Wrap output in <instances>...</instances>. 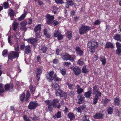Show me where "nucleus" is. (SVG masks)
Masks as SVG:
<instances>
[{
    "instance_id": "f257e3e1",
    "label": "nucleus",
    "mask_w": 121,
    "mask_h": 121,
    "mask_svg": "<svg viewBox=\"0 0 121 121\" xmlns=\"http://www.w3.org/2000/svg\"><path fill=\"white\" fill-rule=\"evenodd\" d=\"M98 43L96 41L94 40H90L87 44V46L91 49L90 52H94L95 51V48L98 47Z\"/></svg>"
},
{
    "instance_id": "f03ea898",
    "label": "nucleus",
    "mask_w": 121,
    "mask_h": 121,
    "mask_svg": "<svg viewBox=\"0 0 121 121\" xmlns=\"http://www.w3.org/2000/svg\"><path fill=\"white\" fill-rule=\"evenodd\" d=\"M74 56L69 55L68 53H65L61 55V58L64 60H69L73 61L75 59Z\"/></svg>"
},
{
    "instance_id": "7ed1b4c3",
    "label": "nucleus",
    "mask_w": 121,
    "mask_h": 121,
    "mask_svg": "<svg viewBox=\"0 0 121 121\" xmlns=\"http://www.w3.org/2000/svg\"><path fill=\"white\" fill-rule=\"evenodd\" d=\"M91 28L82 25L79 28V32L80 34H82L86 33V32L91 30Z\"/></svg>"
},
{
    "instance_id": "20e7f679",
    "label": "nucleus",
    "mask_w": 121,
    "mask_h": 121,
    "mask_svg": "<svg viewBox=\"0 0 121 121\" xmlns=\"http://www.w3.org/2000/svg\"><path fill=\"white\" fill-rule=\"evenodd\" d=\"M20 48L21 50H24L25 54H28L30 53V45L25 46V44H23L20 45Z\"/></svg>"
},
{
    "instance_id": "39448f33",
    "label": "nucleus",
    "mask_w": 121,
    "mask_h": 121,
    "mask_svg": "<svg viewBox=\"0 0 121 121\" xmlns=\"http://www.w3.org/2000/svg\"><path fill=\"white\" fill-rule=\"evenodd\" d=\"M19 54L17 52L13 51L9 53L8 56V59L12 60L16 58H18Z\"/></svg>"
},
{
    "instance_id": "423d86ee",
    "label": "nucleus",
    "mask_w": 121,
    "mask_h": 121,
    "mask_svg": "<svg viewBox=\"0 0 121 121\" xmlns=\"http://www.w3.org/2000/svg\"><path fill=\"white\" fill-rule=\"evenodd\" d=\"M46 17L47 20V24L48 25H51L54 19V16L50 15L49 14H48L46 16Z\"/></svg>"
},
{
    "instance_id": "0eeeda50",
    "label": "nucleus",
    "mask_w": 121,
    "mask_h": 121,
    "mask_svg": "<svg viewBox=\"0 0 121 121\" xmlns=\"http://www.w3.org/2000/svg\"><path fill=\"white\" fill-rule=\"evenodd\" d=\"M93 95H97L100 97H101V93L99 91V89L96 85L94 86L93 87Z\"/></svg>"
},
{
    "instance_id": "6e6552de",
    "label": "nucleus",
    "mask_w": 121,
    "mask_h": 121,
    "mask_svg": "<svg viewBox=\"0 0 121 121\" xmlns=\"http://www.w3.org/2000/svg\"><path fill=\"white\" fill-rule=\"evenodd\" d=\"M54 74V72L52 71L50 72H48L47 73L46 78L48 80V81H52L53 80V75Z\"/></svg>"
},
{
    "instance_id": "1a4fd4ad",
    "label": "nucleus",
    "mask_w": 121,
    "mask_h": 121,
    "mask_svg": "<svg viewBox=\"0 0 121 121\" xmlns=\"http://www.w3.org/2000/svg\"><path fill=\"white\" fill-rule=\"evenodd\" d=\"M4 87L6 91L9 90L10 92L12 91V90H13L14 89L13 84L10 85L9 84L7 83L5 85Z\"/></svg>"
},
{
    "instance_id": "9d476101",
    "label": "nucleus",
    "mask_w": 121,
    "mask_h": 121,
    "mask_svg": "<svg viewBox=\"0 0 121 121\" xmlns=\"http://www.w3.org/2000/svg\"><path fill=\"white\" fill-rule=\"evenodd\" d=\"M84 99V98L81 95H78L76 100V102L78 104H81L83 102Z\"/></svg>"
},
{
    "instance_id": "9b49d317",
    "label": "nucleus",
    "mask_w": 121,
    "mask_h": 121,
    "mask_svg": "<svg viewBox=\"0 0 121 121\" xmlns=\"http://www.w3.org/2000/svg\"><path fill=\"white\" fill-rule=\"evenodd\" d=\"M42 69L38 68L37 69V72L36 74V80L38 81L40 78V74L42 73Z\"/></svg>"
},
{
    "instance_id": "f8f14e48",
    "label": "nucleus",
    "mask_w": 121,
    "mask_h": 121,
    "mask_svg": "<svg viewBox=\"0 0 121 121\" xmlns=\"http://www.w3.org/2000/svg\"><path fill=\"white\" fill-rule=\"evenodd\" d=\"M75 50L77 53L80 56L83 55V51L81 50L79 46L76 47L75 48Z\"/></svg>"
},
{
    "instance_id": "ddd939ff",
    "label": "nucleus",
    "mask_w": 121,
    "mask_h": 121,
    "mask_svg": "<svg viewBox=\"0 0 121 121\" xmlns=\"http://www.w3.org/2000/svg\"><path fill=\"white\" fill-rule=\"evenodd\" d=\"M73 72L75 75H78L81 72L80 69L78 68H74L73 69Z\"/></svg>"
},
{
    "instance_id": "4468645a",
    "label": "nucleus",
    "mask_w": 121,
    "mask_h": 121,
    "mask_svg": "<svg viewBox=\"0 0 121 121\" xmlns=\"http://www.w3.org/2000/svg\"><path fill=\"white\" fill-rule=\"evenodd\" d=\"M92 91V89L90 88V89L89 91L85 93L84 94V96L87 98L90 97Z\"/></svg>"
},
{
    "instance_id": "2eb2a0df",
    "label": "nucleus",
    "mask_w": 121,
    "mask_h": 121,
    "mask_svg": "<svg viewBox=\"0 0 121 121\" xmlns=\"http://www.w3.org/2000/svg\"><path fill=\"white\" fill-rule=\"evenodd\" d=\"M41 24H38L36 25L35 27L34 30L35 33L37 32L38 31H40L41 29Z\"/></svg>"
},
{
    "instance_id": "dca6fc26",
    "label": "nucleus",
    "mask_w": 121,
    "mask_h": 121,
    "mask_svg": "<svg viewBox=\"0 0 121 121\" xmlns=\"http://www.w3.org/2000/svg\"><path fill=\"white\" fill-rule=\"evenodd\" d=\"M38 104L35 102H31V110L35 109L37 106Z\"/></svg>"
},
{
    "instance_id": "f3484780",
    "label": "nucleus",
    "mask_w": 121,
    "mask_h": 121,
    "mask_svg": "<svg viewBox=\"0 0 121 121\" xmlns=\"http://www.w3.org/2000/svg\"><path fill=\"white\" fill-rule=\"evenodd\" d=\"M20 100L22 102H23L25 101V94L24 92L20 95Z\"/></svg>"
},
{
    "instance_id": "a211bd4d",
    "label": "nucleus",
    "mask_w": 121,
    "mask_h": 121,
    "mask_svg": "<svg viewBox=\"0 0 121 121\" xmlns=\"http://www.w3.org/2000/svg\"><path fill=\"white\" fill-rule=\"evenodd\" d=\"M8 14L11 17H13L14 15L15 12L11 9H9L8 10Z\"/></svg>"
},
{
    "instance_id": "6ab92c4d",
    "label": "nucleus",
    "mask_w": 121,
    "mask_h": 121,
    "mask_svg": "<svg viewBox=\"0 0 121 121\" xmlns=\"http://www.w3.org/2000/svg\"><path fill=\"white\" fill-rule=\"evenodd\" d=\"M103 116L102 114L99 113H97L93 116V117L96 119H100L102 118Z\"/></svg>"
},
{
    "instance_id": "aec40b11",
    "label": "nucleus",
    "mask_w": 121,
    "mask_h": 121,
    "mask_svg": "<svg viewBox=\"0 0 121 121\" xmlns=\"http://www.w3.org/2000/svg\"><path fill=\"white\" fill-rule=\"evenodd\" d=\"M39 49L41 50L43 53L46 52L47 48L46 47H45L43 45H41L39 47Z\"/></svg>"
},
{
    "instance_id": "412c9836",
    "label": "nucleus",
    "mask_w": 121,
    "mask_h": 121,
    "mask_svg": "<svg viewBox=\"0 0 121 121\" xmlns=\"http://www.w3.org/2000/svg\"><path fill=\"white\" fill-rule=\"evenodd\" d=\"M18 26V24L17 22H14L13 23L12 27L14 31H15L16 30Z\"/></svg>"
},
{
    "instance_id": "4be33fe9",
    "label": "nucleus",
    "mask_w": 121,
    "mask_h": 121,
    "mask_svg": "<svg viewBox=\"0 0 121 121\" xmlns=\"http://www.w3.org/2000/svg\"><path fill=\"white\" fill-rule=\"evenodd\" d=\"M58 91L56 92V96H60V97H62L63 96L62 94V91L61 90H57Z\"/></svg>"
},
{
    "instance_id": "5701e85b",
    "label": "nucleus",
    "mask_w": 121,
    "mask_h": 121,
    "mask_svg": "<svg viewBox=\"0 0 121 121\" xmlns=\"http://www.w3.org/2000/svg\"><path fill=\"white\" fill-rule=\"evenodd\" d=\"M52 86L53 88L56 90H59V85L55 83H52Z\"/></svg>"
},
{
    "instance_id": "b1692460",
    "label": "nucleus",
    "mask_w": 121,
    "mask_h": 121,
    "mask_svg": "<svg viewBox=\"0 0 121 121\" xmlns=\"http://www.w3.org/2000/svg\"><path fill=\"white\" fill-rule=\"evenodd\" d=\"M59 102V100L58 99H55L53 100V102H52V105L54 107L56 108V104Z\"/></svg>"
},
{
    "instance_id": "393cba45",
    "label": "nucleus",
    "mask_w": 121,
    "mask_h": 121,
    "mask_svg": "<svg viewBox=\"0 0 121 121\" xmlns=\"http://www.w3.org/2000/svg\"><path fill=\"white\" fill-rule=\"evenodd\" d=\"M26 14V12H24V13L22 14L21 16L18 18V20L19 21H21L24 20Z\"/></svg>"
},
{
    "instance_id": "a878e982",
    "label": "nucleus",
    "mask_w": 121,
    "mask_h": 121,
    "mask_svg": "<svg viewBox=\"0 0 121 121\" xmlns=\"http://www.w3.org/2000/svg\"><path fill=\"white\" fill-rule=\"evenodd\" d=\"M99 96L97 95H96L95 96V97L93 100V102L94 104H95L97 103L99 99Z\"/></svg>"
},
{
    "instance_id": "bb28decb",
    "label": "nucleus",
    "mask_w": 121,
    "mask_h": 121,
    "mask_svg": "<svg viewBox=\"0 0 121 121\" xmlns=\"http://www.w3.org/2000/svg\"><path fill=\"white\" fill-rule=\"evenodd\" d=\"M68 116L70 120H73L75 118V116L74 114L71 112L68 113Z\"/></svg>"
},
{
    "instance_id": "cd10ccee",
    "label": "nucleus",
    "mask_w": 121,
    "mask_h": 121,
    "mask_svg": "<svg viewBox=\"0 0 121 121\" xmlns=\"http://www.w3.org/2000/svg\"><path fill=\"white\" fill-rule=\"evenodd\" d=\"M121 36L119 34H117L115 35L114 37V39H115L117 40V41H119L121 42Z\"/></svg>"
},
{
    "instance_id": "c85d7f7f",
    "label": "nucleus",
    "mask_w": 121,
    "mask_h": 121,
    "mask_svg": "<svg viewBox=\"0 0 121 121\" xmlns=\"http://www.w3.org/2000/svg\"><path fill=\"white\" fill-rule=\"evenodd\" d=\"M105 47L107 48H114L113 44L112 43H106L105 45Z\"/></svg>"
},
{
    "instance_id": "c756f323",
    "label": "nucleus",
    "mask_w": 121,
    "mask_h": 121,
    "mask_svg": "<svg viewBox=\"0 0 121 121\" xmlns=\"http://www.w3.org/2000/svg\"><path fill=\"white\" fill-rule=\"evenodd\" d=\"M66 4L72 6L74 4V2L72 0H66Z\"/></svg>"
},
{
    "instance_id": "7c9ffc66",
    "label": "nucleus",
    "mask_w": 121,
    "mask_h": 121,
    "mask_svg": "<svg viewBox=\"0 0 121 121\" xmlns=\"http://www.w3.org/2000/svg\"><path fill=\"white\" fill-rule=\"evenodd\" d=\"M100 59L102 62V64L104 65L106 63V59L104 57L102 56H100Z\"/></svg>"
},
{
    "instance_id": "2f4dec72",
    "label": "nucleus",
    "mask_w": 121,
    "mask_h": 121,
    "mask_svg": "<svg viewBox=\"0 0 121 121\" xmlns=\"http://www.w3.org/2000/svg\"><path fill=\"white\" fill-rule=\"evenodd\" d=\"M61 117V113L60 112L58 111L56 114L54 115L53 116V118L54 119L56 117L57 118H59L60 117Z\"/></svg>"
},
{
    "instance_id": "473e14b6",
    "label": "nucleus",
    "mask_w": 121,
    "mask_h": 121,
    "mask_svg": "<svg viewBox=\"0 0 121 121\" xmlns=\"http://www.w3.org/2000/svg\"><path fill=\"white\" fill-rule=\"evenodd\" d=\"M30 95V94L29 90H27L26 93V96L25 97V101L26 102H27L29 99V97Z\"/></svg>"
},
{
    "instance_id": "72a5a7b5",
    "label": "nucleus",
    "mask_w": 121,
    "mask_h": 121,
    "mask_svg": "<svg viewBox=\"0 0 121 121\" xmlns=\"http://www.w3.org/2000/svg\"><path fill=\"white\" fill-rule=\"evenodd\" d=\"M103 103L105 105H106L107 103L109 102L110 100V99H108L107 98H105L103 100Z\"/></svg>"
},
{
    "instance_id": "f704fd0d",
    "label": "nucleus",
    "mask_w": 121,
    "mask_h": 121,
    "mask_svg": "<svg viewBox=\"0 0 121 121\" xmlns=\"http://www.w3.org/2000/svg\"><path fill=\"white\" fill-rule=\"evenodd\" d=\"M66 36L69 39H70L72 36L71 32L70 31H68L66 34Z\"/></svg>"
},
{
    "instance_id": "c9c22d12",
    "label": "nucleus",
    "mask_w": 121,
    "mask_h": 121,
    "mask_svg": "<svg viewBox=\"0 0 121 121\" xmlns=\"http://www.w3.org/2000/svg\"><path fill=\"white\" fill-rule=\"evenodd\" d=\"M114 104L116 105H118L119 104V99L117 97L115 98L114 100Z\"/></svg>"
},
{
    "instance_id": "e433bc0d",
    "label": "nucleus",
    "mask_w": 121,
    "mask_h": 121,
    "mask_svg": "<svg viewBox=\"0 0 121 121\" xmlns=\"http://www.w3.org/2000/svg\"><path fill=\"white\" fill-rule=\"evenodd\" d=\"M82 118V120L84 121H90L89 120V117L86 115H84Z\"/></svg>"
},
{
    "instance_id": "4c0bfd02",
    "label": "nucleus",
    "mask_w": 121,
    "mask_h": 121,
    "mask_svg": "<svg viewBox=\"0 0 121 121\" xmlns=\"http://www.w3.org/2000/svg\"><path fill=\"white\" fill-rule=\"evenodd\" d=\"M53 79L54 80L56 81H60L61 80L60 78H58L57 77L56 75V74H54Z\"/></svg>"
},
{
    "instance_id": "58836bf2",
    "label": "nucleus",
    "mask_w": 121,
    "mask_h": 121,
    "mask_svg": "<svg viewBox=\"0 0 121 121\" xmlns=\"http://www.w3.org/2000/svg\"><path fill=\"white\" fill-rule=\"evenodd\" d=\"M4 91V89L3 88V84H0V94L3 93Z\"/></svg>"
},
{
    "instance_id": "ea45409f",
    "label": "nucleus",
    "mask_w": 121,
    "mask_h": 121,
    "mask_svg": "<svg viewBox=\"0 0 121 121\" xmlns=\"http://www.w3.org/2000/svg\"><path fill=\"white\" fill-rule=\"evenodd\" d=\"M61 32L59 30H57L56 32H55L54 34V37H57L61 34Z\"/></svg>"
},
{
    "instance_id": "a19ab883",
    "label": "nucleus",
    "mask_w": 121,
    "mask_h": 121,
    "mask_svg": "<svg viewBox=\"0 0 121 121\" xmlns=\"http://www.w3.org/2000/svg\"><path fill=\"white\" fill-rule=\"evenodd\" d=\"M108 112L109 114H111L113 112V107H109L108 109Z\"/></svg>"
},
{
    "instance_id": "79ce46f5",
    "label": "nucleus",
    "mask_w": 121,
    "mask_h": 121,
    "mask_svg": "<svg viewBox=\"0 0 121 121\" xmlns=\"http://www.w3.org/2000/svg\"><path fill=\"white\" fill-rule=\"evenodd\" d=\"M77 64L80 65L82 66L83 65L84 62L82 59H80L77 62Z\"/></svg>"
},
{
    "instance_id": "37998d69",
    "label": "nucleus",
    "mask_w": 121,
    "mask_h": 121,
    "mask_svg": "<svg viewBox=\"0 0 121 121\" xmlns=\"http://www.w3.org/2000/svg\"><path fill=\"white\" fill-rule=\"evenodd\" d=\"M40 31H39L38 33H36L35 34V36L36 39H37L38 40V39L40 38L41 37L40 35Z\"/></svg>"
},
{
    "instance_id": "c03bdc74",
    "label": "nucleus",
    "mask_w": 121,
    "mask_h": 121,
    "mask_svg": "<svg viewBox=\"0 0 121 121\" xmlns=\"http://www.w3.org/2000/svg\"><path fill=\"white\" fill-rule=\"evenodd\" d=\"M66 84L68 86V87L69 89H73V84H69V83L68 82L66 83Z\"/></svg>"
},
{
    "instance_id": "a18cd8bd",
    "label": "nucleus",
    "mask_w": 121,
    "mask_h": 121,
    "mask_svg": "<svg viewBox=\"0 0 121 121\" xmlns=\"http://www.w3.org/2000/svg\"><path fill=\"white\" fill-rule=\"evenodd\" d=\"M37 40V39L32 38L31 39V43L34 44V43L36 42Z\"/></svg>"
},
{
    "instance_id": "49530a36",
    "label": "nucleus",
    "mask_w": 121,
    "mask_h": 121,
    "mask_svg": "<svg viewBox=\"0 0 121 121\" xmlns=\"http://www.w3.org/2000/svg\"><path fill=\"white\" fill-rule=\"evenodd\" d=\"M83 92V89L81 88L77 89V92L78 94H80Z\"/></svg>"
},
{
    "instance_id": "de8ad7c7",
    "label": "nucleus",
    "mask_w": 121,
    "mask_h": 121,
    "mask_svg": "<svg viewBox=\"0 0 121 121\" xmlns=\"http://www.w3.org/2000/svg\"><path fill=\"white\" fill-rule=\"evenodd\" d=\"M27 22L26 21H24L22 22L21 24V27H24L26 25Z\"/></svg>"
},
{
    "instance_id": "09e8293b",
    "label": "nucleus",
    "mask_w": 121,
    "mask_h": 121,
    "mask_svg": "<svg viewBox=\"0 0 121 121\" xmlns=\"http://www.w3.org/2000/svg\"><path fill=\"white\" fill-rule=\"evenodd\" d=\"M8 53V51L6 49L4 50L2 52V55L3 56L6 55Z\"/></svg>"
},
{
    "instance_id": "8fccbe9b",
    "label": "nucleus",
    "mask_w": 121,
    "mask_h": 121,
    "mask_svg": "<svg viewBox=\"0 0 121 121\" xmlns=\"http://www.w3.org/2000/svg\"><path fill=\"white\" fill-rule=\"evenodd\" d=\"M88 71V70L86 68V66H84L82 69V72L84 73H86Z\"/></svg>"
},
{
    "instance_id": "3c124183",
    "label": "nucleus",
    "mask_w": 121,
    "mask_h": 121,
    "mask_svg": "<svg viewBox=\"0 0 121 121\" xmlns=\"http://www.w3.org/2000/svg\"><path fill=\"white\" fill-rule=\"evenodd\" d=\"M60 71L61 73L63 75H65L66 72L65 69H60Z\"/></svg>"
},
{
    "instance_id": "603ef678",
    "label": "nucleus",
    "mask_w": 121,
    "mask_h": 121,
    "mask_svg": "<svg viewBox=\"0 0 121 121\" xmlns=\"http://www.w3.org/2000/svg\"><path fill=\"white\" fill-rule=\"evenodd\" d=\"M3 4L5 9H6L9 8V4L7 2H4Z\"/></svg>"
},
{
    "instance_id": "864d4df0",
    "label": "nucleus",
    "mask_w": 121,
    "mask_h": 121,
    "mask_svg": "<svg viewBox=\"0 0 121 121\" xmlns=\"http://www.w3.org/2000/svg\"><path fill=\"white\" fill-rule=\"evenodd\" d=\"M52 24L54 26H56L59 24V22L57 21L54 20L53 21Z\"/></svg>"
},
{
    "instance_id": "5fc2aeb1",
    "label": "nucleus",
    "mask_w": 121,
    "mask_h": 121,
    "mask_svg": "<svg viewBox=\"0 0 121 121\" xmlns=\"http://www.w3.org/2000/svg\"><path fill=\"white\" fill-rule=\"evenodd\" d=\"M117 48H121V44L119 42H117L116 43Z\"/></svg>"
},
{
    "instance_id": "6e6d98bb",
    "label": "nucleus",
    "mask_w": 121,
    "mask_h": 121,
    "mask_svg": "<svg viewBox=\"0 0 121 121\" xmlns=\"http://www.w3.org/2000/svg\"><path fill=\"white\" fill-rule=\"evenodd\" d=\"M11 37L10 36L8 37V43L10 44L11 45H12L13 44V43L12 42L11 40Z\"/></svg>"
},
{
    "instance_id": "4d7b16f0",
    "label": "nucleus",
    "mask_w": 121,
    "mask_h": 121,
    "mask_svg": "<svg viewBox=\"0 0 121 121\" xmlns=\"http://www.w3.org/2000/svg\"><path fill=\"white\" fill-rule=\"evenodd\" d=\"M35 87H33L32 86H31V92H32V94L34 93V92L35 90Z\"/></svg>"
},
{
    "instance_id": "13d9d810",
    "label": "nucleus",
    "mask_w": 121,
    "mask_h": 121,
    "mask_svg": "<svg viewBox=\"0 0 121 121\" xmlns=\"http://www.w3.org/2000/svg\"><path fill=\"white\" fill-rule=\"evenodd\" d=\"M55 1L57 4H62L64 3L62 0H55Z\"/></svg>"
},
{
    "instance_id": "bf43d9fd",
    "label": "nucleus",
    "mask_w": 121,
    "mask_h": 121,
    "mask_svg": "<svg viewBox=\"0 0 121 121\" xmlns=\"http://www.w3.org/2000/svg\"><path fill=\"white\" fill-rule=\"evenodd\" d=\"M23 118L24 120L26 121H30V120L26 115H24Z\"/></svg>"
},
{
    "instance_id": "052dcab7",
    "label": "nucleus",
    "mask_w": 121,
    "mask_h": 121,
    "mask_svg": "<svg viewBox=\"0 0 121 121\" xmlns=\"http://www.w3.org/2000/svg\"><path fill=\"white\" fill-rule=\"evenodd\" d=\"M100 21L98 20H96L94 22V24L95 25H98L100 23Z\"/></svg>"
},
{
    "instance_id": "680f3d73",
    "label": "nucleus",
    "mask_w": 121,
    "mask_h": 121,
    "mask_svg": "<svg viewBox=\"0 0 121 121\" xmlns=\"http://www.w3.org/2000/svg\"><path fill=\"white\" fill-rule=\"evenodd\" d=\"M116 53L118 54H120L121 53V48H117L116 50Z\"/></svg>"
},
{
    "instance_id": "e2e57ef3",
    "label": "nucleus",
    "mask_w": 121,
    "mask_h": 121,
    "mask_svg": "<svg viewBox=\"0 0 121 121\" xmlns=\"http://www.w3.org/2000/svg\"><path fill=\"white\" fill-rule=\"evenodd\" d=\"M57 37L58 39L59 40H61L63 38V36L61 34Z\"/></svg>"
},
{
    "instance_id": "0e129e2a",
    "label": "nucleus",
    "mask_w": 121,
    "mask_h": 121,
    "mask_svg": "<svg viewBox=\"0 0 121 121\" xmlns=\"http://www.w3.org/2000/svg\"><path fill=\"white\" fill-rule=\"evenodd\" d=\"M45 103L47 105H52V102H50L49 100H48L45 101Z\"/></svg>"
},
{
    "instance_id": "69168bd1",
    "label": "nucleus",
    "mask_w": 121,
    "mask_h": 121,
    "mask_svg": "<svg viewBox=\"0 0 121 121\" xmlns=\"http://www.w3.org/2000/svg\"><path fill=\"white\" fill-rule=\"evenodd\" d=\"M15 108L14 107V106H11L10 107V110L11 111H13L14 113H15V112L14 110L15 109Z\"/></svg>"
},
{
    "instance_id": "338daca9",
    "label": "nucleus",
    "mask_w": 121,
    "mask_h": 121,
    "mask_svg": "<svg viewBox=\"0 0 121 121\" xmlns=\"http://www.w3.org/2000/svg\"><path fill=\"white\" fill-rule=\"evenodd\" d=\"M78 111H77L78 112H80L81 113L82 112V109L79 106L78 107L77 109Z\"/></svg>"
},
{
    "instance_id": "774afa93",
    "label": "nucleus",
    "mask_w": 121,
    "mask_h": 121,
    "mask_svg": "<svg viewBox=\"0 0 121 121\" xmlns=\"http://www.w3.org/2000/svg\"><path fill=\"white\" fill-rule=\"evenodd\" d=\"M52 105H49L48 106V108L49 110L51 111L52 110Z\"/></svg>"
}]
</instances>
